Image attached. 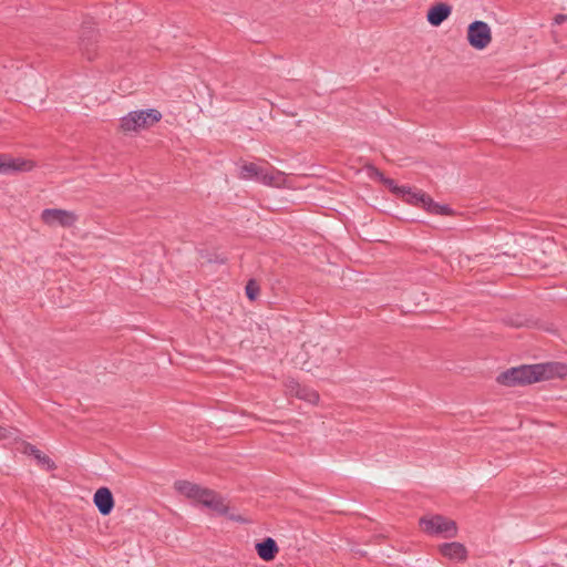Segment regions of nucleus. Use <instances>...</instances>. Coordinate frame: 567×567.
<instances>
[{
	"label": "nucleus",
	"mask_w": 567,
	"mask_h": 567,
	"mask_svg": "<svg viewBox=\"0 0 567 567\" xmlns=\"http://www.w3.org/2000/svg\"><path fill=\"white\" fill-rule=\"evenodd\" d=\"M566 373L567 367L557 362L519 365L502 372L497 377V382L508 386L524 385L554 377H563Z\"/></svg>",
	"instance_id": "1"
},
{
	"label": "nucleus",
	"mask_w": 567,
	"mask_h": 567,
	"mask_svg": "<svg viewBox=\"0 0 567 567\" xmlns=\"http://www.w3.org/2000/svg\"><path fill=\"white\" fill-rule=\"evenodd\" d=\"M174 487L185 497L202 504L218 515H227L228 506L215 491L184 480L176 481Z\"/></svg>",
	"instance_id": "2"
},
{
	"label": "nucleus",
	"mask_w": 567,
	"mask_h": 567,
	"mask_svg": "<svg viewBox=\"0 0 567 567\" xmlns=\"http://www.w3.org/2000/svg\"><path fill=\"white\" fill-rule=\"evenodd\" d=\"M401 197L409 204L421 206L426 212L434 215H451L452 209L447 205L435 203L433 198L420 189H412L411 187L403 186Z\"/></svg>",
	"instance_id": "3"
},
{
	"label": "nucleus",
	"mask_w": 567,
	"mask_h": 567,
	"mask_svg": "<svg viewBox=\"0 0 567 567\" xmlns=\"http://www.w3.org/2000/svg\"><path fill=\"white\" fill-rule=\"evenodd\" d=\"M162 118V114L154 109L132 111L121 120V127L125 132L147 128Z\"/></svg>",
	"instance_id": "4"
},
{
	"label": "nucleus",
	"mask_w": 567,
	"mask_h": 567,
	"mask_svg": "<svg viewBox=\"0 0 567 567\" xmlns=\"http://www.w3.org/2000/svg\"><path fill=\"white\" fill-rule=\"evenodd\" d=\"M422 529L432 536L455 537L457 534L456 523L442 515L424 516L420 518Z\"/></svg>",
	"instance_id": "5"
},
{
	"label": "nucleus",
	"mask_w": 567,
	"mask_h": 567,
	"mask_svg": "<svg viewBox=\"0 0 567 567\" xmlns=\"http://www.w3.org/2000/svg\"><path fill=\"white\" fill-rule=\"evenodd\" d=\"M467 41L476 50H484L492 41L489 25L481 20L472 22L467 28Z\"/></svg>",
	"instance_id": "6"
},
{
	"label": "nucleus",
	"mask_w": 567,
	"mask_h": 567,
	"mask_svg": "<svg viewBox=\"0 0 567 567\" xmlns=\"http://www.w3.org/2000/svg\"><path fill=\"white\" fill-rule=\"evenodd\" d=\"M42 221L48 226H61L64 228L72 227L79 217L75 213L59 208H47L41 213Z\"/></svg>",
	"instance_id": "7"
},
{
	"label": "nucleus",
	"mask_w": 567,
	"mask_h": 567,
	"mask_svg": "<svg viewBox=\"0 0 567 567\" xmlns=\"http://www.w3.org/2000/svg\"><path fill=\"white\" fill-rule=\"evenodd\" d=\"M32 168L33 163L30 161L0 154V174L9 175L18 172H29Z\"/></svg>",
	"instance_id": "8"
},
{
	"label": "nucleus",
	"mask_w": 567,
	"mask_h": 567,
	"mask_svg": "<svg viewBox=\"0 0 567 567\" xmlns=\"http://www.w3.org/2000/svg\"><path fill=\"white\" fill-rule=\"evenodd\" d=\"M252 181L259 182L267 186H280L285 182V174L274 167H258V175Z\"/></svg>",
	"instance_id": "9"
},
{
	"label": "nucleus",
	"mask_w": 567,
	"mask_h": 567,
	"mask_svg": "<svg viewBox=\"0 0 567 567\" xmlns=\"http://www.w3.org/2000/svg\"><path fill=\"white\" fill-rule=\"evenodd\" d=\"M93 502L103 516L109 515L114 508L113 494L107 487L99 488L93 496Z\"/></svg>",
	"instance_id": "10"
},
{
	"label": "nucleus",
	"mask_w": 567,
	"mask_h": 567,
	"mask_svg": "<svg viewBox=\"0 0 567 567\" xmlns=\"http://www.w3.org/2000/svg\"><path fill=\"white\" fill-rule=\"evenodd\" d=\"M452 8L446 3H437L427 11V21L433 27H439L451 14Z\"/></svg>",
	"instance_id": "11"
},
{
	"label": "nucleus",
	"mask_w": 567,
	"mask_h": 567,
	"mask_svg": "<svg viewBox=\"0 0 567 567\" xmlns=\"http://www.w3.org/2000/svg\"><path fill=\"white\" fill-rule=\"evenodd\" d=\"M96 42V34L91 25H83L81 33V50L89 60L94 58L92 47Z\"/></svg>",
	"instance_id": "12"
},
{
	"label": "nucleus",
	"mask_w": 567,
	"mask_h": 567,
	"mask_svg": "<svg viewBox=\"0 0 567 567\" xmlns=\"http://www.w3.org/2000/svg\"><path fill=\"white\" fill-rule=\"evenodd\" d=\"M440 551L444 557L461 561L466 557V548L461 543H445L440 546Z\"/></svg>",
	"instance_id": "13"
},
{
	"label": "nucleus",
	"mask_w": 567,
	"mask_h": 567,
	"mask_svg": "<svg viewBox=\"0 0 567 567\" xmlns=\"http://www.w3.org/2000/svg\"><path fill=\"white\" fill-rule=\"evenodd\" d=\"M256 551L261 559L270 561L276 557L278 546L272 538L267 537L262 542L256 544Z\"/></svg>",
	"instance_id": "14"
},
{
	"label": "nucleus",
	"mask_w": 567,
	"mask_h": 567,
	"mask_svg": "<svg viewBox=\"0 0 567 567\" xmlns=\"http://www.w3.org/2000/svg\"><path fill=\"white\" fill-rule=\"evenodd\" d=\"M22 452L24 454L33 456L38 461V463L40 465L45 466L48 471H52L56 467L55 463L49 456L43 454L39 449H37L34 445L30 443H25L23 445Z\"/></svg>",
	"instance_id": "15"
},
{
	"label": "nucleus",
	"mask_w": 567,
	"mask_h": 567,
	"mask_svg": "<svg viewBox=\"0 0 567 567\" xmlns=\"http://www.w3.org/2000/svg\"><path fill=\"white\" fill-rule=\"evenodd\" d=\"M290 391L298 399L305 400L309 403H317L319 400V394L315 390L303 386L297 382H292L290 385Z\"/></svg>",
	"instance_id": "16"
},
{
	"label": "nucleus",
	"mask_w": 567,
	"mask_h": 567,
	"mask_svg": "<svg viewBox=\"0 0 567 567\" xmlns=\"http://www.w3.org/2000/svg\"><path fill=\"white\" fill-rule=\"evenodd\" d=\"M258 167L255 163H244L240 166L239 177L241 179H252L258 175Z\"/></svg>",
	"instance_id": "17"
},
{
	"label": "nucleus",
	"mask_w": 567,
	"mask_h": 567,
	"mask_svg": "<svg viewBox=\"0 0 567 567\" xmlns=\"http://www.w3.org/2000/svg\"><path fill=\"white\" fill-rule=\"evenodd\" d=\"M381 183L386 186L392 193L401 196L403 186H398L395 182L391 178L381 175Z\"/></svg>",
	"instance_id": "18"
},
{
	"label": "nucleus",
	"mask_w": 567,
	"mask_h": 567,
	"mask_svg": "<svg viewBox=\"0 0 567 567\" xmlns=\"http://www.w3.org/2000/svg\"><path fill=\"white\" fill-rule=\"evenodd\" d=\"M246 296L249 300H255L259 293V286L255 280H249L246 285Z\"/></svg>",
	"instance_id": "19"
},
{
	"label": "nucleus",
	"mask_w": 567,
	"mask_h": 567,
	"mask_svg": "<svg viewBox=\"0 0 567 567\" xmlns=\"http://www.w3.org/2000/svg\"><path fill=\"white\" fill-rule=\"evenodd\" d=\"M565 21H567V14H557L555 17V23L557 24H561Z\"/></svg>",
	"instance_id": "20"
},
{
	"label": "nucleus",
	"mask_w": 567,
	"mask_h": 567,
	"mask_svg": "<svg viewBox=\"0 0 567 567\" xmlns=\"http://www.w3.org/2000/svg\"><path fill=\"white\" fill-rule=\"evenodd\" d=\"M381 175H383V173H381L379 169L377 168H372V174L371 176H374L377 177L380 182H381Z\"/></svg>",
	"instance_id": "21"
},
{
	"label": "nucleus",
	"mask_w": 567,
	"mask_h": 567,
	"mask_svg": "<svg viewBox=\"0 0 567 567\" xmlns=\"http://www.w3.org/2000/svg\"><path fill=\"white\" fill-rule=\"evenodd\" d=\"M231 520H236V522H245V519L240 516V515H229L228 516Z\"/></svg>",
	"instance_id": "22"
}]
</instances>
